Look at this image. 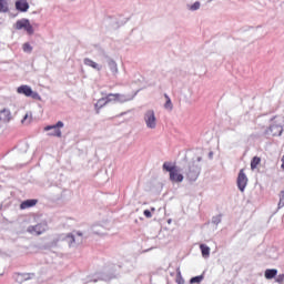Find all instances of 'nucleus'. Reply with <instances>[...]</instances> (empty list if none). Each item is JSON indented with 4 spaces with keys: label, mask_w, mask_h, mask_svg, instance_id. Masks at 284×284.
<instances>
[{
    "label": "nucleus",
    "mask_w": 284,
    "mask_h": 284,
    "mask_svg": "<svg viewBox=\"0 0 284 284\" xmlns=\"http://www.w3.org/2000/svg\"><path fill=\"white\" fill-rule=\"evenodd\" d=\"M162 168L165 172H169L172 183H183V174L179 171L178 165L172 164V162H164Z\"/></svg>",
    "instance_id": "f257e3e1"
},
{
    "label": "nucleus",
    "mask_w": 284,
    "mask_h": 284,
    "mask_svg": "<svg viewBox=\"0 0 284 284\" xmlns=\"http://www.w3.org/2000/svg\"><path fill=\"white\" fill-rule=\"evenodd\" d=\"M122 99L123 95L119 93H110L105 98H101L95 103L97 113L99 114V110H101V108H105V105H108V103H111V101H121Z\"/></svg>",
    "instance_id": "f03ea898"
},
{
    "label": "nucleus",
    "mask_w": 284,
    "mask_h": 284,
    "mask_svg": "<svg viewBox=\"0 0 284 284\" xmlns=\"http://www.w3.org/2000/svg\"><path fill=\"white\" fill-rule=\"evenodd\" d=\"M284 118H277L270 126L272 136H281L283 134Z\"/></svg>",
    "instance_id": "7ed1b4c3"
},
{
    "label": "nucleus",
    "mask_w": 284,
    "mask_h": 284,
    "mask_svg": "<svg viewBox=\"0 0 284 284\" xmlns=\"http://www.w3.org/2000/svg\"><path fill=\"white\" fill-rule=\"evenodd\" d=\"M18 94H23L24 97H31L36 101H41V95H39L36 91H32V88L28 84H22L17 89Z\"/></svg>",
    "instance_id": "20e7f679"
},
{
    "label": "nucleus",
    "mask_w": 284,
    "mask_h": 284,
    "mask_svg": "<svg viewBox=\"0 0 284 284\" xmlns=\"http://www.w3.org/2000/svg\"><path fill=\"white\" fill-rule=\"evenodd\" d=\"M63 125L64 124L62 121H58L57 124L47 125L44 128V132H50V130H52V132L49 133V136H57L58 139H61L62 136L61 128H63Z\"/></svg>",
    "instance_id": "39448f33"
},
{
    "label": "nucleus",
    "mask_w": 284,
    "mask_h": 284,
    "mask_svg": "<svg viewBox=\"0 0 284 284\" xmlns=\"http://www.w3.org/2000/svg\"><path fill=\"white\" fill-rule=\"evenodd\" d=\"M144 122L146 128L150 130H154L156 128V114L154 113V110H149L145 112Z\"/></svg>",
    "instance_id": "423d86ee"
},
{
    "label": "nucleus",
    "mask_w": 284,
    "mask_h": 284,
    "mask_svg": "<svg viewBox=\"0 0 284 284\" xmlns=\"http://www.w3.org/2000/svg\"><path fill=\"white\" fill-rule=\"evenodd\" d=\"M16 30H26L28 34H34V28L30 24V20L22 19L16 22Z\"/></svg>",
    "instance_id": "0eeeda50"
},
{
    "label": "nucleus",
    "mask_w": 284,
    "mask_h": 284,
    "mask_svg": "<svg viewBox=\"0 0 284 284\" xmlns=\"http://www.w3.org/2000/svg\"><path fill=\"white\" fill-rule=\"evenodd\" d=\"M200 174H201V166L194 163L190 164L189 170L186 172V179H189V181H196Z\"/></svg>",
    "instance_id": "6e6552de"
},
{
    "label": "nucleus",
    "mask_w": 284,
    "mask_h": 284,
    "mask_svg": "<svg viewBox=\"0 0 284 284\" xmlns=\"http://www.w3.org/2000/svg\"><path fill=\"white\" fill-rule=\"evenodd\" d=\"M247 175L245 174V169L240 170L237 175V187L240 192H245V187H247Z\"/></svg>",
    "instance_id": "1a4fd4ad"
},
{
    "label": "nucleus",
    "mask_w": 284,
    "mask_h": 284,
    "mask_svg": "<svg viewBox=\"0 0 284 284\" xmlns=\"http://www.w3.org/2000/svg\"><path fill=\"white\" fill-rule=\"evenodd\" d=\"M47 230H48V224H37L34 226L28 227L29 234H37V236L45 233Z\"/></svg>",
    "instance_id": "9d476101"
},
{
    "label": "nucleus",
    "mask_w": 284,
    "mask_h": 284,
    "mask_svg": "<svg viewBox=\"0 0 284 284\" xmlns=\"http://www.w3.org/2000/svg\"><path fill=\"white\" fill-rule=\"evenodd\" d=\"M12 121V112L10 109L0 110V123H10Z\"/></svg>",
    "instance_id": "9b49d317"
},
{
    "label": "nucleus",
    "mask_w": 284,
    "mask_h": 284,
    "mask_svg": "<svg viewBox=\"0 0 284 284\" xmlns=\"http://www.w3.org/2000/svg\"><path fill=\"white\" fill-rule=\"evenodd\" d=\"M57 241H64V243H67V245H69V247H72V245H74V243L77 242V240L74 239V234H72V233L62 234L58 237Z\"/></svg>",
    "instance_id": "f8f14e48"
},
{
    "label": "nucleus",
    "mask_w": 284,
    "mask_h": 284,
    "mask_svg": "<svg viewBox=\"0 0 284 284\" xmlns=\"http://www.w3.org/2000/svg\"><path fill=\"white\" fill-rule=\"evenodd\" d=\"M16 8L20 12H28V10H30V4L28 3V0H18L16 2Z\"/></svg>",
    "instance_id": "ddd939ff"
},
{
    "label": "nucleus",
    "mask_w": 284,
    "mask_h": 284,
    "mask_svg": "<svg viewBox=\"0 0 284 284\" xmlns=\"http://www.w3.org/2000/svg\"><path fill=\"white\" fill-rule=\"evenodd\" d=\"M39 203L38 200H26L20 204V210H28L30 207H34Z\"/></svg>",
    "instance_id": "4468645a"
},
{
    "label": "nucleus",
    "mask_w": 284,
    "mask_h": 284,
    "mask_svg": "<svg viewBox=\"0 0 284 284\" xmlns=\"http://www.w3.org/2000/svg\"><path fill=\"white\" fill-rule=\"evenodd\" d=\"M276 274H278V271L276 268H267L264 272V276L265 278H267V281H272V278H276Z\"/></svg>",
    "instance_id": "2eb2a0df"
},
{
    "label": "nucleus",
    "mask_w": 284,
    "mask_h": 284,
    "mask_svg": "<svg viewBox=\"0 0 284 284\" xmlns=\"http://www.w3.org/2000/svg\"><path fill=\"white\" fill-rule=\"evenodd\" d=\"M30 123H32V112H27L23 116V119L21 120V124L22 125H30Z\"/></svg>",
    "instance_id": "dca6fc26"
},
{
    "label": "nucleus",
    "mask_w": 284,
    "mask_h": 284,
    "mask_svg": "<svg viewBox=\"0 0 284 284\" xmlns=\"http://www.w3.org/2000/svg\"><path fill=\"white\" fill-rule=\"evenodd\" d=\"M84 65H89L90 68H93V70H101V68L97 64V62H94L90 58L84 59Z\"/></svg>",
    "instance_id": "f3484780"
},
{
    "label": "nucleus",
    "mask_w": 284,
    "mask_h": 284,
    "mask_svg": "<svg viewBox=\"0 0 284 284\" xmlns=\"http://www.w3.org/2000/svg\"><path fill=\"white\" fill-rule=\"evenodd\" d=\"M258 165H261V158L260 156H254L251 160V170H256V168H258Z\"/></svg>",
    "instance_id": "a211bd4d"
},
{
    "label": "nucleus",
    "mask_w": 284,
    "mask_h": 284,
    "mask_svg": "<svg viewBox=\"0 0 284 284\" xmlns=\"http://www.w3.org/2000/svg\"><path fill=\"white\" fill-rule=\"evenodd\" d=\"M200 250H201L202 256H203L204 258H207V256H210V248H209L207 245L201 244V245H200Z\"/></svg>",
    "instance_id": "6ab92c4d"
},
{
    "label": "nucleus",
    "mask_w": 284,
    "mask_h": 284,
    "mask_svg": "<svg viewBox=\"0 0 284 284\" xmlns=\"http://www.w3.org/2000/svg\"><path fill=\"white\" fill-rule=\"evenodd\" d=\"M31 276H34V273H28V274H26V273H19V274H18V278H19L21 282L30 280Z\"/></svg>",
    "instance_id": "aec40b11"
},
{
    "label": "nucleus",
    "mask_w": 284,
    "mask_h": 284,
    "mask_svg": "<svg viewBox=\"0 0 284 284\" xmlns=\"http://www.w3.org/2000/svg\"><path fill=\"white\" fill-rule=\"evenodd\" d=\"M109 68H110L111 72L113 74H116L119 72V68L116 67V62H114L113 60H111L109 62Z\"/></svg>",
    "instance_id": "412c9836"
},
{
    "label": "nucleus",
    "mask_w": 284,
    "mask_h": 284,
    "mask_svg": "<svg viewBox=\"0 0 284 284\" xmlns=\"http://www.w3.org/2000/svg\"><path fill=\"white\" fill-rule=\"evenodd\" d=\"M8 0H0V12H8Z\"/></svg>",
    "instance_id": "4be33fe9"
},
{
    "label": "nucleus",
    "mask_w": 284,
    "mask_h": 284,
    "mask_svg": "<svg viewBox=\"0 0 284 284\" xmlns=\"http://www.w3.org/2000/svg\"><path fill=\"white\" fill-rule=\"evenodd\" d=\"M164 98L166 99L164 108L166 110H172V108H173L172 100L170 99V97L168 94H164Z\"/></svg>",
    "instance_id": "5701e85b"
},
{
    "label": "nucleus",
    "mask_w": 284,
    "mask_h": 284,
    "mask_svg": "<svg viewBox=\"0 0 284 284\" xmlns=\"http://www.w3.org/2000/svg\"><path fill=\"white\" fill-rule=\"evenodd\" d=\"M176 283L178 284H183V283H185V281L183 280V276L181 275V270L180 268H178V271H176Z\"/></svg>",
    "instance_id": "b1692460"
},
{
    "label": "nucleus",
    "mask_w": 284,
    "mask_h": 284,
    "mask_svg": "<svg viewBox=\"0 0 284 284\" xmlns=\"http://www.w3.org/2000/svg\"><path fill=\"white\" fill-rule=\"evenodd\" d=\"M22 50L23 52H32V45H30V43H24L22 44Z\"/></svg>",
    "instance_id": "393cba45"
},
{
    "label": "nucleus",
    "mask_w": 284,
    "mask_h": 284,
    "mask_svg": "<svg viewBox=\"0 0 284 284\" xmlns=\"http://www.w3.org/2000/svg\"><path fill=\"white\" fill-rule=\"evenodd\" d=\"M275 282L280 283V284H283V282H284V274L277 275L276 278H275Z\"/></svg>",
    "instance_id": "a878e982"
},
{
    "label": "nucleus",
    "mask_w": 284,
    "mask_h": 284,
    "mask_svg": "<svg viewBox=\"0 0 284 284\" xmlns=\"http://www.w3.org/2000/svg\"><path fill=\"white\" fill-rule=\"evenodd\" d=\"M203 281V276H195L191 278V283H201Z\"/></svg>",
    "instance_id": "bb28decb"
},
{
    "label": "nucleus",
    "mask_w": 284,
    "mask_h": 284,
    "mask_svg": "<svg viewBox=\"0 0 284 284\" xmlns=\"http://www.w3.org/2000/svg\"><path fill=\"white\" fill-rule=\"evenodd\" d=\"M201 8V2H195L191 6V10H199Z\"/></svg>",
    "instance_id": "cd10ccee"
},
{
    "label": "nucleus",
    "mask_w": 284,
    "mask_h": 284,
    "mask_svg": "<svg viewBox=\"0 0 284 284\" xmlns=\"http://www.w3.org/2000/svg\"><path fill=\"white\" fill-rule=\"evenodd\" d=\"M143 214L146 219H152V212H150V210H145Z\"/></svg>",
    "instance_id": "c85d7f7f"
},
{
    "label": "nucleus",
    "mask_w": 284,
    "mask_h": 284,
    "mask_svg": "<svg viewBox=\"0 0 284 284\" xmlns=\"http://www.w3.org/2000/svg\"><path fill=\"white\" fill-rule=\"evenodd\" d=\"M282 197L280 199V202H278V207H284V192L282 193Z\"/></svg>",
    "instance_id": "c756f323"
},
{
    "label": "nucleus",
    "mask_w": 284,
    "mask_h": 284,
    "mask_svg": "<svg viewBox=\"0 0 284 284\" xmlns=\"http://www.w3.org/2000/svg\"><path fill=\"white\" fill-rule=\"evenodd\" d=\"M77 235H78V236H83V233L77 232Z\"/></svg>",
    "instance_id": "7c9ffc66"
}]
</instances>
